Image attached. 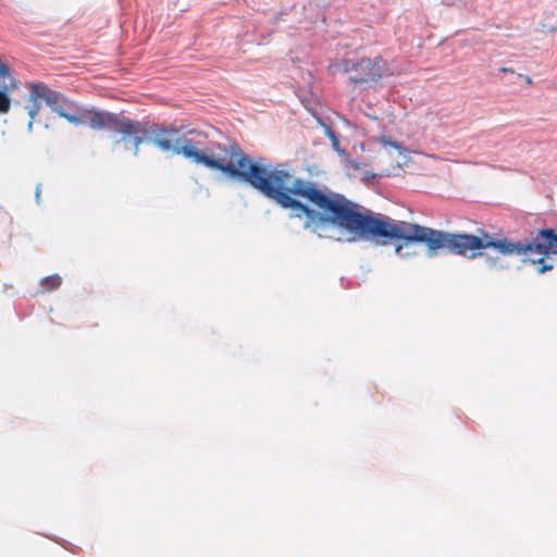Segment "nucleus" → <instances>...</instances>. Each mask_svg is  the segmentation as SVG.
<instances>
[{
	"label": "nucleus",
	"instance_id": "1",
	"mask_svg": "<svg viewBox=\"0 0 557 557\" xmlns=\"http://www.w3.org/2000/svg\"><path fill=\"white\" fill-rule=\"evenodd\" d=\"M482 237L472 234H453L433 230L406 221L394 220L388 215L371 210L362 211V240H375L387 245L395 240L406 243H423L429 253L435 255L438 249H446L454 255L476 258L480 250L493 248L504 256H524L536 264L537 273H545L554 268L546 259L557 255V233L553 228L540 231L530 240H510L507 237L494 238L481 231Z\"/></svg>",
	"mask_w": 557,
	"mask_h": 557
},
{
	"label": "nucleus",
	"instance_id": "2",
	"mask_svg": "<svg viewBox=\"0 0 557 557\" xmlns=\"http://www.w3.org/2000/svg\"><path fill=\"white\" fill-rule=\"evenodd\" d=\"M52 112L74 127L111 129L133 139H185L188 137H214L216 131L205 124L188 121L154 123L149 120L133 121L94 107L76 103L57 92L53 94Z\"/></svg>",
	"mask_w": 557,
	"mask_h": 557
},
{
	"label": "nucleus",
	"instance_id": "3",
	"mask_svg": "<svg viewBox=\"0 0 557 557\" xmlns=\"http://www.w3.org/2000/svg\"><path fill=\"white\" fill-rule=\"evenodd\" d=\"M53 94L54 91L44 85L30 86L23 107L28 117L27 128L30 133L51 126V122L46 116V110L49 109L52 112Z\"/></svg>",
	"mask_w": 557,
	"mask_h": 557
},
{
	"label": "nucleus",
	"instance_id": "4",
	"mask_svg": "<svg viewBox=\"0 0 557 557\" xmlns=\"http://www.w3.org/2000/svg\"><path fill=\"white\" fill-rule=\"evenodd\" d=\"M331 70L333 72H348L351 82L361 84H376L393 74L387 62L380 58L361 60L358 64H350L346 61L343 64L334 62L331 64Z\"/></svg>",
	"mask_w": 557,
	"mask_h": 557
},
{
	"label": "nucleus",
	"instance_id": "5",
	"mask_svg": "<svg viewBox=\"0 0 557 557\" xmlns=\"http://www.w3.org/2000/svg\"><path fill=\"white\" fill-rule=\"evenodd\" d=\"M18 88V82L11 74L8 65L0 60V115L11 109V94Z\"/></svg>",
	"mask_w": 557,
	"mask_h": 557
},
{
	"label": "nucleus",
	"instance_id": "6",
	"mask_svg": "<svg viewBox=\"0 0 557 557\" xmlns=\"http://www.w3.org/2000/svg\"><path fill=\"white\" fill-rule=\"evenodd\" d=\"M410 151L404 148L399 141H382L380 157L386 159L392 165L400 168L405 165L410 157Z\"/></svg>",
	"mask_w": 557,
	"mask_h": 557
},
{
	"label": "nucleus",
	"instance_id": "7",
	"mask_svg": "<svg viewBox=\"0 0 557 557\" xmlns=\"http://www.w3.org/2000/svg\"><path fill=\"white\" fill-rule=\"evenodd\" d=\"M61 283L62 278L57 274L46 276L45 278L41 280V286L48 292L58 288L61 285Z\"/></svg>",
	"mask_w": 557,
	"mask_h": 557
},
{
	"label": "nucleus",
	"instance_id": "8",
	"mask_svg": "<svg viewBox=\"0 0 557 557\" xmlns=\"http://www.w3.org/2000/svg\"><path fill=\"white\" fill-rule=\"evenodd\" d=\"M156 144H158V146L162 149V150H169L171 148V144L172 141H156Z\"/></svg>",
	"mask_w": 557,
	"mask_h": 557
},
{
	"label": "nucleus",
	"instance_id": "9",
	"mask_svg": "<svg viewBox=\"0 0 557 557\" xmlns=\"http://www.w3.org/2000/svg\"><path fill=\"white\" fill-rule=\"evenodd\" d=\"M334 150H336L339 154H344V150L341 149V141H332Z\"/></svg>",
	"mask_w": 557,
	"mask_h": 557
},
{
	"label": "nucleus",
	"instance_id": "10",
	"mask_svg": "<svg viewBox=\"0 0 557 557\" xmlns=\"http://www.w3.org/2000/svg\"><path fill=\"white\" fill-rule=\"evenodd\" d=\"M320 127L324 131V135L332 137L333 135L330 133V129L325 125H320Z\"/></svg>",
	"mask_w": 557,
	"mask_h": 557
},
{
	"label": "nucleus",
	"instance_id": "11",
	"mask_svg": "<svg viewBox=\"0 0 557 557\" xmlns=\"http://www.w3.org/2000/svg\"><path fill=\"white\" fill-rule=\"evenodd\" d=\"M40 193H41L40 185H37V187H36V201H37V202H39V199H40Z\"/></svg>",
	"mask_w": 557,
	"mask_h": 557
},
{
	"label": "nucleus",
	"instance_id": "12",
	"mask_svg": "<svg viewBox=\"0 0 557 557\" xmlns=\"http://www.w3.org/2000/svg\"><path fill=\"white\" fill-rule=\"evenodd\" d=\"M519 76H520V77H523V78H524V81H525V83H527L528 85H531V84H532V79H531V77H530V76H523V75H521V74H519Z\"/></svg>",
	"mask_w": 557,
	"mask_h": 557
},
{
	"label": "nucleus",
	"instance_id": "13",
	"mask_svg": "<svg viewBox=\"0 0 557 557\" xmlns=\"http://www.w3.org/2000/svg\"><path fill=\"white\" fill-rule=\"evenodd\" d=\"M499 72H503V73H512V70H511V69H507V67H500V69H499Z\"/></svg>",
	"mask_w": 557,
	"mask_h": 557
},
{
	"label": "nucleus",
	"instance_id": "14",
	"mask_svg": "<svg viewBox=\"0 0 557 557\" xmlns=\"http://www.w3.org/2000/svg\"><path fill=\"white\" fill-rule=\"evenodd\" d=\"M401 248H403V246H401V245H398V246L396 247V252H399V251L401 250Z\"/></svg>",
	"mask_w": 557,
	"mask_h": 557
},
{
	"label": "nucleus",
	"instance_id": "15",
	"mask_svg": "<svg viewBox=\"0 0 557 557\" xmlns=\"http://www.w3.org/2000/svg\"><path fill=\"white\" fill-rule=\"evenodd\" d=\"M350 164H351V166H354L355 169H358V168H359V166H358V164H357V163H355V162H350Z\"/></svg>",
	"mask_w": 557,
	"mask_h": 557
},
{
	"label": "nucleus",
	"instance_id": "16",
	"mask_svg": "<svg viewBox=\"0 0 557 557\" xmlns=\"http://www.w3.org/2000/svg\"><path fill=\"white\" fill-rule=\"evenodd\" d=\"M359 148H360L361 150H363V149H364V148H363V144H360V145H359Z\"/></svg>",
	"mask_w": 557,
	"mask_h": 557
}]
</instances>
